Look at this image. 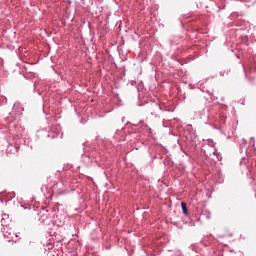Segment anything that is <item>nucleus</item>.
<instances>
[{"label":"nucleus","instance_id":"f257e3e1","mask_svg":"<svg viewBox=\"0 0 256 256\" xmlns=\"http://www.w3.org/2000/svg\"><path fill=\"white\" fill-rule=\"evenodd\" d=\"M181 208H182L184 215H187V203L181 202Z\"/></svg>","mask_w":256,"mask_h":256}]
</instances>
